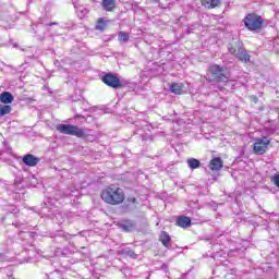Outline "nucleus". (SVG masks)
Returning a JSON list of instances; mask_svg holds the SVG:
<instances>
[{
  "instance_id": "4468645a",
  "label": "nucleus",
  "mask_w": 279,
  "mask_h": 279,
  "mask_svg": "<svg viewBox=\"0 0 279 279\" xmlns=\"http://www.w3.org/2000/svg\"><path fill=\"white\" fill-rule=\"evenodd\" d=\"M102 8L106 12H112L117 8L116 0H102Z\"/></svg>"
},
{
  "instance_id": "393cba45",
  "label": "nucleus",
  "mask_w": 279,
  "mask_h": 279,
  "mask_svg": "<svg viewBox=\"0 0 279 279\" xmlns=\"http://www.w3.org/2000/svg\"><path fill=\"white\" fill-rule=\"evenodd\" d=\"M153 3H158L160 0H151Z\"/></svg>"
},
{
  "instance_id": "39448f33",
  "label": "nucleus",
  "mask_w": 279,
  "mask_h": 279,
  "mask_svg": "<svg viewBox=\"0 0 279 279\" xmlns=\"http://www.w3.org/2000/svg\"><path fill=\"white\" fill-rule=\"evenodd\" d=\"M244 25L251 32H256V29H260L263 27V17L256 13H251L244 19Z\"/></svg>"
},
{
  "instance_id": "6e6552de",
  "label": "nucleus",
  "mask_w": 279,
  "mask_h": 279,
  "mask_svg": "<svg viewBox=\"0 0 279 279\" xmlns=\"http://www.w3.org/2000/svg\"><path fill=\"white\" fill-rule=\"evenodd\" d=\"M22 162H24V165H26V167H36V165H38V162H40V158H38L32 154H27L22 157Z\"/></svg>"
},
{
  "instance_id": "20e7f679",
  "label": "nucleus",
  "mask_w": 279,
  "mask_h": 279,
  "mask_svg": "<svg viewBox=\"0 0 279 279\" xmlns=\"http://www.w3.org/2000/svg\"><path fill=\"white\" fill-rule=\"evenodd\" d=\"M228 49L232 56H234L235 58H238V60H240V62L250 61V54H247L241 41H233L232 44H229Z\"/></svg>"
},
{
  "instance_id": "aec40b11",
  "label": "nucleus",
  "mask_w": 279,
  "mask_h": 279,
  "mask_svg": "<svg viewBox=\"0 0 279 279\" xmlns=\"http://www.w3.org/2000/svg\"><path fill=\"white\" fill-rule=\"evenodd\" d=\"M105 27H106V24L104 23V19H99L96 28L97 29H104Z\"/></svg>"
},
{
  "instance_id": "a211bd4d",
  "label": "nucleus",
  "mask_w": 279,
  "mask_h": 279,
  "mask_svg": "<svg viewBox=\"0 0 279 279\" xmlns=\"http://www.w3.org/2000/svg\"><path fill=\"white\" fill-rule=\"evenodd\" d=\"M12 112V107L10 105H0V119L1 117H5V114H10Z\"/></svg>"
},
{
  "instance_id": "f257e3e1",
  "label": "nucleus",
  "mask_w": 279,
  "mask_h": 279,
  "mask_svg": "<svg viewBox=\"0 0 279 279\" xmlns=\"http://www.w3.org/2000/svg\"><path fill=\"white\" fill-rule=\"evenodd\" d=\"M101 199L106 202V204L117 206L119 204H123L125 194L121 187L109 186L101 192Z\"/></svg>"
},
{
  "instance_id": "dca6fc26",
  "label": "nucleus",
  "mask_w": 279,
  "mask_h": 279,
  "mask_svg": "<svg viewBox=\"0 0 279 279\" xmlns=\"http://www.w3.org/2000/svg\"><path fill=\"white\" fill-rule=\"evenodd\" d=\"M170 90L174 95H182V93L184 90V85H182V83H172L170 85Z\"/></svg>"
},
{
  "instance_id": "f3484780",
  "label": "nucleus",
  "mask_w": 279,
  "mask_h": 279,
  "mask_svg": "<svg viewBox=\"0 0 279 279\" xmlns=\"http://www.w3.org/2000/svg\"><path fill=\"white\" fill-rule=\"evenodd\" d=\"M187 167H190L192 170L199 169L202 167V162L198 159L190 158L187 159Z\"/></svg>"
},
{
  "instance_id": "a878e982",
  "label": "nucleus",
  "mask_w": 279,
  "mask_h": 279,
  "mask_svg": "<svg viewBox=\"0 0 279 279\" xmlns=\"http://www.w3.org/2000/svg\"><path fill=\"white\" fill-rule=\"evenodd\" d=\"M58 216H60V213L56 214L54 217L58 219Z\"/></svg>"
},
{
  "instance_id": "412c9836",
  "label": "nucleus",
  "mask_w": 279,
  "mask_h": 279,
  "mask_svg": "<svg viewBox=\"0 0 279 279\" xmlns=\"http://www.w3.org/2000/svg\"><path fill=\"white\" fill-rule=\"evenodd\" d=\"M272 182L276 186H278L279 189V174H276L274 178H272Z\"/></svg>"
},
{
  "instance_id": "0eeeda50",
  "label": "nucleus",
  "mask_w": 279,
  "mask_h": 279,
  "mask_svg": "<svg viewBox=\"0 0 279 279\" xmlns=\"http://www.w3.org/2000/svg\"><path fill=\"white\" fill-rule=\"evenodd\" d=\"M101 81L107 86H110V88H121L123 85L121 84V80L119 77L114 76L112 73H107L102 76Z\"/></svg>"
},
{
  "instance_id": "b1692460",
  "label": "nucleus",
  "mask_w": 279,
  "mask_h": 279,
  "mask_svg": "<svg viewBox=\"0 0 279 279\" xmlns=\"http://www.w3.org/2000/svg\"><path fill=\"white\" fill-rule=\"evenodd\" d=\"M128 255L129 256H136V254H134L133 251H129Z\"/></svg>"
},
{
  "instance_id": "423d86ee",
  "label": "nucleus",
  "mask_w": 279,
  "mask_h": 279,
  "mask_svg": "<svg viewBox=\"0 0 279 279\" xmlns=\"http://www.w3.org/2000/svg\"><path fill=\"white\" fill-rule=\"evenodd\" d=\"M269 143L271 142L267 137L257 138L254 143L253 151H255L258 156H263V154L267 151Z\"/></svg>"
},
{
  "instance_id": "f8f14e48",
  "label": "nucleus",
  "mask_w": 279,
  "mask_h": 279,
  "mask_svg": "<svg viewBox=\"0 0 279 279\" xmlns=\"http://www.w3.org/2000/svg\"><path fill=\"white\" fill-rule=\"evenodd\" d=\"M120 228L121 230H123V232H134V230L136 229V225L132 220H126L120 223Z\"/></svg>"
},
{
  "instance_id": "1a4fd4ad",
  "label": "nucleus",
  "mask_w": 279,
  "mask_h": 279,
  "mask_svg": "<svg viewBox=\"0 0 279 279\" xmlns=\"http://www.w3.org/2000/svg\"><path fill=\"white\" fill-rule=\"evenodd\" d=\"M209 168L211 171H221L223 169V160L220 157H215L210 160Z\"/></svg>"
},
{
  "instance_id": "2eb2a0df",
  "label": "nucleus",
  "mask_w": 279,
  "mask_h": 279,
  "mask_svg": "<svg viewBox=\"0 0 279 279\" xmlns=\"http://www.w3.org/2000/svg\"><path fill=\"white\" fill-rule=\"evenodd\" d=\"M1 104H12L14 101V96L10 92H3L0 94Z\"/></svg>"
},
{
  "instance_id": "9b49d317",
  "label": "nucleus",
  "mask_w": 279,
  "mask_h": 279,
  "mask_svg": "<svg viewBox=\"0 0 279 279\" xmlns=\"http://www.w3.org/2000/svg\"><path fill=\"white\" fill-rule=\"evenodd\" d=\"M159 240L162 245L167 247V250H171V235L167 231H162L160 233Z\"/></svg>"
},
{
  "instance_id": "7ed1b4c3",
  "label": "nucleus",
  "mask_w": 279,
  "mask_h": 279,
  "mask_svg": "<svg viewBox=\"0 0 279 279\" xmlns=\"http://www.w3.org/2000/svg\"><path fill=\"white\" fill-rule=\"evenodd\" d=\"M209 72L213 75H217L218 82H225V87H220V90L223 93L225 90H230L234 88V82L232 81H227L228 77L223 75V68L217 64H211L209 65Z\"/></svg>"
},
{
  "instance_id": "5701e85b",
  "label": "nucleus",
  "mask_w": 279,
  "mask_h": 279,
  "mask_svg": "<svg viewBox=\"0 0 279 279\" xmlns=\"http://www.w3.org/2000/svg\"><path fill=\"white\" fill-rule=\"evenodd\" d=\"M129 202H132V204H137V202H136V198H135V197L129 198Z\"/></svg>"
},
{
  "instance_id": "6ab92c4d",
  "label": "nucleus",
  "mask_w": 279,
  "mask_h": 279,
  "mask_svg": "<svg viewBox=\"0 0 279 279\" xmlns=\"http://www.w3.org/2000/svg\"><path fill=\"white\" fill-rule=\"evenodd\" d=\"M118 40L120 43H128V40H130V34L125 33V32H120L118 34Z\"/></svg>"
},
{
  "instance_id": "4be33fe9",
  "label": "nucleus",
  "mask_w": 279,
  "mask_h": 279,
  "mask_svg": "<svg viewBox=\"0 0 279 279\" xmlns=\"http://www.w3.org/2000/svg\"><path fill=\"white\" fill-rule=\"evenodd\" d=\"M162 271H169V266L167 264L161 265Z\"/></svg>"
},
{
  "instance_id": "f03ea898",
  "label": "nucleus",
  "mask_w": 279,
  "mask_h": 279,
  "mask_svg": "<svg viewBox=\"0 0 279 279\" xmlns=\"http://www.w3.org/2000/svg\"><path fill=\"white\" fill-rule=\"evenodd\" d=\"M57 131L60 132V134L77 136V138H84L85 136H88V130L72 124H59L57 125Z\"/></svg>"
},
{
  "instance_id": "ddd939ff",
  "label": "nucleus",
  "mask_w": 279,
  "mask_h": 279,
  "mask_svg": "<svg viewBox=\"0 0 279 279\" xmlns=\"http://www.w3.org/2000/svg\"><path fill=\"white\" fill-rule=\"evenodd\" d=\"M202 5L204 8H207V10H213L215 8H218V5H221V0H201Z\"/></svg>"
},
{
  "instance_id": "bb28decb",
  "label": "nucleus",
  "mask_w": 279,
  "mask_h": 279,
  "mask_svg": "<svg viewBox=\"0 0 279 279\" xmlns=\"http://www.w3.org/2000/svg\"><path fill=\"white\" fill-rule=\"evenodd\" d=\"M49 25H56V23H50Z\"/></svg>"
},
{
  "instance_id": "9d476101",
  "label": "nucleus",
  "mask_w": 279,
  "mask_h": 279,
  "mask_svg": "<svg viewBox=\"0 0 279 279\" xmlns=\"http://www.w3.org/2000/svg\"><path fill=\"white\" fill-rule=\"evenodd\" d=\"M177 226H179V228H191V218L186 217V216H180L177 218Z\"/></svg>"
}]
</instances>
